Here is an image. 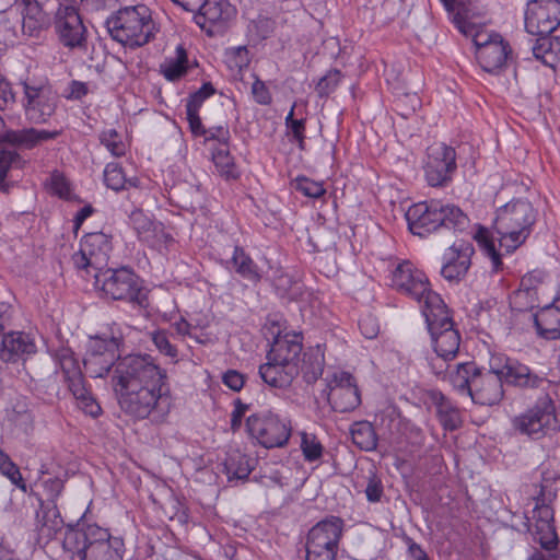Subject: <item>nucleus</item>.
<instances>
[{
    "mask_svg": "<svg viewBox=\"0 0 560 560\" xmlns=\"http://www.w3.org/2000/svg\"><path fill=\"white\" fill-rule=\"evenodd\" d=\"M121 337L113 334L91 336L83 363L92 377L112 371V386L121 411L135 421L164 423L173 407L167 371L150 354L120 357Z\"/></svg>",
    "mask_w": 560,
    "mask_h": 560,
    "instance_id": "f257e3e1",
    "label": "nucleus"
},
{
    "mask_svg": "<svg viewBox=\"0 0 560 560\" xmlns=\"http://www.w3.org/2000/svg\"><path fill=\"white\" fill-rule=\"evenodd\" d=\"M37 501L35 525L40 539L51 540L65 529L63 550L79 560H122L125 541L113 536L108 528L85 520L83 514L75 524L65 525L57 504L44 503L43 495L31 492Z\"/></svg>",
    "mask_w": 560,
    "mask_h": 560,
    "instance_id": "f03ea898",
    "label": "nucleus"
},
{
    "mask_svg": "<svg viewBox=\"0 0 560 560\" xmlns=\"http://www.w3.org/2000/svg\"><path fill=\"white\" fill-rule=\"evenodd\" d=\"M501 373V355L495 354L490 358L488 369L476 361L457 363L448 373V382L458 395L469 397L476 405L492 407L505 396L506 383Z\"/></svg>",
    "mask_w": 560,
    "mask_h": 560,
    "instance_id": "7ed1b4c3",
    "label": "nucleus"
},
{
    "mask_svg": "<svg viewBox=\"0 0 560 560\" xmlns=\"http://www.w3.org/2000/svg\"><path fill=\"white\" fill-rule=\"evenodd\" d=\"M405 218L410 233L420 238L446 231L462 233L470 224L468 215L458 206L439 199L412 203Z\"/></svg>",
    "mask_w": 560,
    "mask_h": 560,
    "instance_id": "20e7f679",
    "label": "nucleus"
},
{
    "mask_svg": "<svg viewBox=\"0 0 560 560\" xmlns=\"http://www.w3.org/2000/svg\"><path fill=\"white\" fill-rule=\"evenodd\" d=\"M105 25L110 38L129 49L147 45L159 32L144 4L120 8L106 19Z\"/></svg>",
    "mask_w": 560,
    "mask_h": 560,
    "instance_id": "39448f33",
    "label": "nucleus"
},
{
    "mask_svg": "<svg viewBox=\"0 0 560 560\" xmlns=\"http://www.w3.org/2000/svg\"><path fill=\"white\" fill-rule=\"evenodd\" d=\"M536 220L537 211L528 200L516 199L500 207L493 221L500 248L506 254L517 249L529 237Z\"/></svg>",
    "mask_w": 560,
    "mask_h": 560,
    "instance_id": "423d86ee",
    "label": "nucleus"
},
{
    "mask_svg": "<svg viewBox=\"0 0 560 560\" xmlns=\"http://www.w3.org/2000/svg\"><path fill=\"white\" fill-rule=\"evenodd\" d=\"M428 303L422 316L430 334L432 348L438 359L452 361L456 358L462 341L452 311L441 295H431Z\"/></svg>",
    "mask_w": 560,
    "mask_h": 560,
    "instance_id": "0eeeda50",
    "label": "nucleus"
},
{
    "mask_svg": "<svg viewBox=\"0 0 560 560\" xmlns=\"http://www.w3.org/2000/svg\"><path fill=\"white\" fill-rule=\"evenodd\" d=\"M23 89L20 98L21 107L27 121L42 125L49 121L56 114L60 96L47 77L26 74L20 78Z\"/></svg>",
    "mask_w": 560,
    "mask_h": 560,
    "instance_id": "6e6552de",
    "label": "nucleus"
},
{
    "mask_svg": "<svg viewBox=\"0 0 560 560\" xmlns=\"http://www.w3.org/2000/svg\"><path fill=\"white\" fill-rule=\"evenodd\" d=\"M96 283H101L102 296L107 300L125 302L137 308L149 306L143 280L131 267L108 268L96 277Z\"/></svg>",
    "mask_w": 560,
    "mask_h": 560,
    "instance_id": "1a4fd4ad",
    "label": "nucleus"
},
{
    "mask_svg": "<svg viewBox=\"0 0 560 560\" xmlns=\"http://www.w3.org/2000/svg\"><path fill=\"white\" fill-rule=\"evenodd\" d=\"M52 358L62 372L63 382L77 400L78 407L92 418L102 413V408L86 387L79 359L69 347L61 346L55 350Z\"/></svg>",
    "mask_w": 560,
    "mask_h": 560,
    "instance_id": "9d476101",
    "label": "nucleus"
},
{
    "mask_svg": "<svg viewBox=\"0 0 560 560\" xmlns=\"http://www.w3.org/2000/svg\"><path fill=\"white\" fill-rule=\"evenodd\" d=\"M247 434L265 448L284 447L292 435L291 420L271 409H262L248 416Z\"/></svg>",
    "mask_w": 560,
    "mask_h": 560,
    "instance_id": "9b49d317",
    "label": "nucleus"
},
{
    "mask_svg": "<svg viewBox=\"0 0 560 560\" xmlns=\"http://www.w3.org/2000/svg\"><path fill=\"white\" fill-rule=\"evenodd\" d=\"M423 178L431 188L450 187L458 171L457 151L445 142L429 145L422 161Z\"/></svg>",
    "mask_w": 560,
    "mask_h": 560,
    "instance_id": "f8f14e48",
    "label": "nucleus"
},
{
    "mask_svg": "<svg viewBox=\"0 0 560 560\" xmlns=\"http://www.w3.org/2000/svg\"><path fill=\"white\" fill-rule=\"evenodd\" d=\"M553 423H557L560 431V415L557 413L556 402L550 393L540 395L532 407L512 420V427L516 432L533 440L544 438Z\"/></svg>",
    "mask_w": 560,
    "mask_h": 560,
    "instance_id": "ddd939ff",
    "label": "nucleus"
},
{
    "mask_svg": "<svg viewBox=\"0 0 560 560\" xmlns=\"http://www.w3.org/2000/svg\"><path fill=\"white\" fill-rule=\"evenodd\" d=\"M265 335L271 337L266 358L284 361L300 368L303 353V334L294 330L284 331L281 320L268 317L265 324Z\"/></svg>",
    "mask_w": 560,
    "mask_h": 560,
    "instance_id": "4468645a",
    "label": "nucleus"
},
{
    "mask_svg": "<svg viewBox=\"0 0 560 560\" xmlns=\"http://www.w3.org/2000/svg\"><path fill=\"white\" fill-rule=\"evenodd\" d=\"M392 288L420 304L424 313L431 295H440L431 289L427 275L417 269L409 260L399 262L392 273Z\"/></svg>",
    "mask_w": 560,
    "mask_h": 560,
    "instance_id": "2eb2a0df",
    "label": "nucleus"
},
{
    "mask_svg": "<svg viewBox=\"0 0 560 560\" xmlns=\"http://www.w3.org/2000/svg\"><path fill=\"white\" fill-rule=\"evenodd\" d=\"M59 43L69 49H88V28L79 10L71 4H59L54 19Z\"/></svg>",
    "mask_w": 560,
    "mask_h": 560,
    "instance_id": "dca6fc26",
    "label": "nucleus"
},
{
    "mask_svg": "<svg viewBox=\"0 0 560 560\" xmlns=\"http://www.w3.org/2000/svg\"><path fill=\"white\" fill-rule=\"evenodd\" d=\"M500 355L506 387L524 393L533 390H541L544 394L549 393L552 382L547 377L546 373L535 371L516 358L505 354Z\"/></svg>",
    "mask_w": 560,
    "mask_h": 560,
    "instance_id": "f3484780",
    "label": "nucleus"
},
{
    "mask_svg": "<svg viewBox=\"0 0 560 560\" xmlns=\"http://www.w3.org/2000/svg\"><path fill=\"white\" fill-rule=\"evenodd\" d=\"M113 250V235L104 231L90 232L80 240V248L72 255L77 269L94 267L101 269L107 265Z\"/></svg>",
    "mask_w": 560,
    "mask_h": 560,
    "instance_id": "a211bd4d",
    "label": "nucleus"
},
{
    "mask_svg": "<svg viewBox=\"0 0 560 560\" xmlns=\"http://www.w3.org/2000/svg\"><path fill=\"white\" fill-rule=\"evenodd\" d=\"M524 23L532 35L552 34L560 25V0H528Z\"/></svg>",
    "mask_w": 560,
    "mask_h": 560,
    "instance_id": "6ab92c4d",
    "label": "nucleus"
},
{
    "mask_svg": "<svg viewBox=\"0 0 560 560\" xmlns=\"http://www.w3.org/2000/svg\"><path fill=\"white\" fill-rule=\"evenodd\" d=\"M476 58L480 67L489 73L502 70L512 55V48L499 33L485 34L482 38L474 37Z\"/></svg>",
    "mask_w": 560,
    "mask_h": 560,
    "instance_id": "aec40b11",
    "label": "nucleus"
},
{
    "mask_svg": "<svg viewBox=\"0 0 560 560\" xmlns=\"http://www.w3.org/2000/svg\"><path fill=\"white\" fill-rule=\"evenodd\" d=\"M475 247L471 242L458 240L448 246L442 255L440 273L450 283L463 281L470 267Z\"/></svg>",
    "mask_w": 560,
    "mask_h": 560,
    "instance_id": "412c9836",
    "label": "nucleus"
},
{
    "mask_svg": "<svg viewBox=\"0 0 560 560\" xmlns=\"http://www.w3.org/2000/svg\"><path fill=\"white\" fill-rule=\"evenodd\" d=\"M194 13L195 23L213 36L225 28L236 10L228 0H201Z\"/></svg>",
    "mask_w": 560,
    "mask_h": 560,
    "instance_id": "4be33fe9",
    "label": "nucleus"
},
{
    "mask_svg": "<svg viewBox=\"0 0 560 560\" xmlns=\"http://www.w3.org/2000/svg\"><path fill=\"white\" fill-rule=\"evenodd\" d=\"M422 400L427 409H434L435 417L444 431L453 432L463 425L458 406L440 389H425L422 394Z\"/></svg>",
    "mask_w": 560,
    "mask_h": 560,
    "instance_id": "5701e85b",
    "label": "nucleus"
},
{
    "mask_svg": "<svg viewBox=\"0 0 560 560\" xmlns=\"http://www.w3.org/2000/svg\"><path fill=\"white\" fill-rule=\"evenodd\" d=\"M37 352L35 338L25 331L11 330L2 334L0 360L4 363L25 362Z\"/></svg>",
    "mask_w": 560,
    "mask_h": 560,
    "instance_id": "b1692460",
    "label": "nucleus"
},
{
    "mask_svg": "<svg viewBox=\"0 0 560 560\" xmlns=\"http://www.w3.org/2000/svg\"><path fill=\"white\" fill-rule=\"evenodd\" d=\"M299 374L300 368L272 358H266V362L258 366L260 380L276 389H288Z\"/></svg>",
    "mask_w": 560,
    "mask_h": 560,
    "instance_id": "393cba45",
    "label": "nucleus"
},
{
    "mask_svg": "<svg viewBox=\"0 0 560 560\" xmlns=\"http://www.w3.org/2000/svg\"><path fill=\"white\" fill-rule=\"evenodd\" d=\"M299 374L300 368L272 358H266V362L258 366L260 380L276 389H288Z\"/></svg>",
    "mask_w": 560,
    "mask_h": 560,
    "instance_id": "a878e982",
    "label": "nucleus"
},
{
    "mask_svg": "<svg viewBox=\"0 0 560 560\" xmlns=\"http://www.w3.org/2000/svg\"><path fill=\"white\" fill-rule=\"evenodd\" d=\"M343 527L345 521L341 517L329 515L310 529L306 545L338 550Z\"/></svg>",
    "mask_w": 560,
    "mask_h": 560,
    "instance_id": "bb28decb",
    "label": "nucleus"
},
{
    "mask_svg": "<svg viewBox=\"0 0 560 560\" xmlns=\"http://www.w3.org/2000/svg\"><path fill=\"white\" fill-rule=\"evenodd\" d=\"M530 316L539 339L546 341L559 340L560 343V308L551 302L532 313Z\"/></svg>",
    "mask_w": 560,
    "mask_h": 560,
    "instance_id": "cd10ccee",
    "label": "nucleus"
},
{
    "mask_svg": "<svg viewBox=\"0 0 560 560\" xmlns=\"http://www.w3.org/2000/svg\"><path fill=\"white\" fill-rule=\"evenodd\" d=\"M226 265L231 266L238 277L254 287L262 279V270L241 245L234 246L232 257L226 261Z\"/></svg>",
    "mask_w": 560,
    "mask_h": 560,
    "instance_id": "c85d7f7f",
    "label": "nucleus"
},
{
    "mask_svg": "<svg viewBox=\"0 0 560 560\" xmlns=\"http://www.w3.org/2000/svg\"><path fill=\"white\" fill-rule=\"evenodd\" d=\"M540 497H535L536 505L534 513L537 512L535 528L547 529L548 537L540 539V547L546 551L558 549L559 538L553 526V510L550 506L551 502H540Z\"/></svg>",
    "mask_w": 560,
    "mask_h": 560,
    "instance_id": "c756f323",
    "label": "nucleus"
},
{
    "mask_svg": "<svg viewBox=\"0 0 560 560\" xmlns=\"http://www.w3.org/2000/svg\"><path fill=\"white\" fill-rule=\"evenodd\" d=\"M325 366V353L320 345L310 347L303 351L300 362V373L303 381L311 385L316 383L323 375Z\"/></svg>",
    "mask_w": 560,
    "mask_h": 560,
    "instance_id": "7c9ffc66",
    "label": "nucleus"
},
{
    "mask_svg": "<svg viewBox=\"0 0 560 560\" xmlns=\"http://www.w3.org/2000/svg\"><path fill=\"white\" fill-rule=\"evenodd\" d=\"M217 93L215 88L211 82H203L202 85L195 92L190 93L186 98V120L188 128L198 130L201 127V117L199 112L205 102Z\"/></svg>",
    "mask_w": 560,
    "mask_h": 560,
    "instance_id": "2f4dec72",
    "label": "nucleus"
},
{
    "mask_svg": "<svg viewBox=\"0 0 560 560\" xmlns=\"http://www.w3.org/2000/svg\"><path fill=\"white\" fill-rule=\"evenodd\" d=\"M536 36L532 47L534 57L542 65L555 69L560 61V36H551V34Z\"/></svg>",
    "mask_w": 560,
    "mask_h": 560,
    "instance_id": "473e14b6",
    "label": "nucleus"
},
{
    "mask_svg": "<svg viewBox=\"0 0 560 560\" xmlns=\"http://www.w3.org/2000/svg\"><path fill=\"white\" fill-rule=\"evenodd\" d=\"M5 422L21 432L27 433L33 427V413L25 397L13 400L5 409Z\"/></svg>",
    "mask_w": 560,
    "mask_h": 560,
    "instance_id": "72a5a7b5",
    "label": "nucleus"
},
{
    "mask_svg": "<svg viewBox=\"0 0 560 560\" xmlns=\"http://www.w3.org/2000/svg\"><path fill=\"white\" fill-rule=\"evenodd\" d=\"M211 160L219 175L226 182L237 180L242 172L230 152V147H212Z\"/></svg>",
    "mask_w": 560,
    "mask_h": 560,
    "instance_id": "f704fd0d",
    "label": "nucleus"
},
{
    "mask_svg": "<svg viewBox=\"0 0 560 560\" xmlns=\"http://www.w3.org/2000/svg\"><path fill=\"white\" fill-rule=\"evenodd\" d=\"M327 400L337 412L353 411L361 404V394L358 385L348 388H330Z\"/></svg>",
    "mask_w": 560,
    "mask_h": 560,
    "instance_id": "c9c22d12",
    "label": "nucleus"
},
{
    "mask_svg": "<svg viewBox=\"0 0 560 560\" xmlns=\"http://www.w3.org/2000/svg\"><path fill=\"white\" fill-rule=\"evenodd\" d=\"M176 56L165 58L160 65V73L168 82H177L187 75L189 70L188 55L183 45H178L175 50Z\"/></svg>",
    "mask_w": 560,
    "mask_h": 560,
    "instance_id": "e433bc0d",
    "label": "nucleus"
},
{
    "mask_svg": "<svg viewBox=\"0 0 560 560\" xmlns=\"http://www.w3.org/2000/svg\"><path fill=\"white\" fill-rule=\"evenodd\" d=\"M224 471L229 480H246L254 469L252 458L240 450H232L226 454Z\"/></svg>",
    "mask_w": 560,
    "mask_h": 560,
    "instance_id": "4c0bfd02",
    "label": "nucleus"
},
{
    "mask_svg": "<svg viewBox=\"0 0 560 560\" xmlns=\"http://www.w3.org/2000/svg\"><path fill=\"white\" fill-rule=\"evenodd\" d=\"M474 240L477 242L483 254L491 260L492 271H501L503 269L502 255L497 249L490 231L482 225H478V229L474 234Z\"/></svg>",
    "mask_w": 560,
    "mask_h": 560,
    "instance_id": "58836bf2",
    "label": "nucleus"
},
{
    "mask_svg": "<svg viewBox=\"0 0 560 560\" xmlns=\"http://www.w3.org/2000/svg\"><path fill=\"white\" fill-rule=\"evenodd\" d=\"M352 442L362 451L371 452L377 446V434L368 421H358L350 430Z\"/></svg>",
    "mask_w": 560,
    "mask_h": 560,
    "instance_id": "ea45409f",
    "label": "nucleus"
},
{
    "mask_svg": "<svg viewBox=\"0 0 560 560\" xmlns=\"http://www.w3.org/2000/svg\"><path fill=\"white\" fill-rule=\"evenodd\" d=\"M195 138H203V144L215 142L214 147H230L231 132L228 125H218L206 128L201 122V127L197 130L189 129Z\"/></svg>",
    "mask_w": 560,
    "mask_h": 560,
    "instance_id": "a19ab883",
    "label": "nucleus"
},
{
    "mask_svg": "<svg viewBox=\"0 0 560 560\" xmlns=\"http://www.w3.org/2000/svg\"><path fill=\"white\" fill-rule=\"evenodd\" d=\"M175 243L176 241L172 233H170L165 225L160 221L155 223L152 228V232H150L148 236V240L143 242V244L161 254H167Z\"/></svg>",
    "mask_w": 560,
    "mask_h": 560,
    "instance_id": "79ce46f5",
    "label": "nucleus"
},
{
    "mask_svg": "<svg viewBox=\"0 0 560 560\" xmlns=\"http://www.w3.org/2000/svg\"><path fill=\"white\" fill-rule=\"evenodd\" d=\"M295 104L284 118L287 136L291 143H296L300 150H305L306 140V118H294Z\"/></svg>",
    "mask_w": 560,
    "mask_h": 560,
    "instance_id": "37998d69",
    "label": "nucleus"
},
{
    "mask_svg": "<svg viewBox=\"0 0 560 560\" xmlns=\"http://www.w3.org/2000/svg\"><path fill=\"white\" fill-rule=\"evenodd\" d=\"M540 470V482H539V492L536 497H540V502H552L557 497V489L555 488L556 482L559 479V474L549 467H546L545 464L539 466Z\"/></svg>",
    "mask_w": 560,
    "mask_h": 560,
    "instance_id": "c03bdc74",
    "label": "nucleus"
},
{
    "mask_svg": "<svg viewBox=\"0 0 560 560\" xmlns=\"http://www.w3.org/2000/svg\"><path fill=\"white\" fill-rule=\"evenodd\" d=\"M404 421L406 419H402L399 408L395 405L385 406L375 416V424L390 433L394 430L401 431Z\"/></svg>",
    "mask_w": 560,
    "mask_h": 560,
    "instance_id": "a18cd8bd",
    "label": "nucleus"
},
{
    "mask_svg": "<svg viewBox=\"0 0 560 560\" xmlns=\"http://www.w3.org/2000/svg\"><path fill=\"white\" fill-rule=\"evenodd\" d=\"M103 180L114 191L126 190V173L120 163L109 162L105 165Z\"/></svg>",
    "mask_w": 560,
    "mask_h": 560,
    "instance_id": "49530a36",
    "label": "nucleus"
},
{
    "mask_svg": "<svg viewBox=\"0 0 560 560\" xmlns=\"http://www.w3.org/2000/svg\"><path fill=\"white\" fill-rule=\"evenodd\" d=\"M156 222L147 215L142 209H135L129 215V223L141 243L148 240Z\"/></svg>",
    "mask_w": 560,
    "mask_h": 560,
    "instance_id": "de8ad7c7",
    "label": "nucleus"
},
{
    "mask_svg": "<svg viewBox=\"0 0 560 560\" xmlns=\"http://www.w3.org/2000/svg\"><path fill=\"white\" fill-rule=\"evenodd\" d=\"M98 140L113 156L121 158L126 155L127 145L116 129L110 128L102 130L98 135Z\"/></svg>",
    "mask_w": 560,
    "mask_h": 560,
    "instance_id": "09e8293b",
    "label": "nucleus"
},
{
    "mask_svg": "<svg viewBox=\"0 0 560 560\" xmlns=\"http://www.w3.org/2000/svg\"><path fill=\"white\" fill-rule=\"evenodd\" d=\"M301 451L305 462L314 463L322 458L324 446L315 434L301 433Z\"/></svg>",
    "mask_w": 560,
    "mask_h": 560,
    "instance_id": "8fccbe9b",
    "label": "nucleus"
},
{
    "mask_svg": "<svg viewBox=\"0 0 560 560\" xmlns=\"http://www.w3.org/2000/svg\"><path fill=\"white\" fill-rule=\"evenodd\" d=\"M293 188L307 198L318 199L326 194L323 182H316L304 175L298 176L293 183Z\"/></svg>",
    "mask_w": 560,
    "mask_h": 560,
    "instance_id": "3c124183",
    "label": "nucleus"
},
{
    "mask_svg": "<svg viewBox=\"0 0 560 560\" xmlns=\"http://www.w3.org/2000/svg\"><path fill=\"white\" fill-rule=\"evenodd\" d=\"M342 78V73L339 69L332 68L323 75L315 85V92L319 98H327L332 94Z\"/></svg>",
    "mask_w": 560,
    "mask_h": 560,
    "instance_id": "603ef678",
    "label": "nucleus"
},
{
    "mask_svg": "<svg viewBox=\"0 0 560 560\" xmlns=\"http://www.w3.org/2000/svg\"><path fill=\"white\" fill-rule=\"evenodd\" d=\"M401 434L406 443L410 446V453L420 451L425 443V434L423 430L410 420L402 423Z\"/></svg>",
    "mask_w": 560,
    "mask_h": 560,
    "instance_id": "864d4df0",
    "label": "nucleus"
},
{
    "mask_svg": "<svg viewBox=\"0 0 560 560\" xmlns=\"http://www.w3.org/2000/svg\"><path fill=\"white\" fill-rule=\"evenodd\" d=\"M537 291L516 290L510 296V306L514 312L532 311L536 306Z\"/></svg>",
    "mask_w": 560,
    "mask_h": 560,
    "instance_id": "5fc2aeb1",
    "label": "nucleus"
},
{
    "mask_svg": "<svg viewBox=\"0 0 560 560\" xmlns=\"http://www.w3.org/2000/svg\"><path fill=\"white\" fill-rule=\"evenodd\" d=\"M151 339L159 352L172 359L173 362L178 361V349L170 340V335L164 329H158L151 334Z\"/></svg>",
    "mask_w": 560,
    "mask_h": 560,
    "instance_id": "6e6d98bb",
    "label": "nucleus"
},
{
    "mask_svg": "<svg viewBox=\"0 0 560 560\" xmlns=\"http://www.w3.org/2000/svg\"><path fill=\"white\" fill-rule=\"evenodd\" d=\"M65 483L66 480L59 477L44 479L40 482L45 495V498L43 497L44 503L57 504L58 499L65 490Z\"/></svg>",
    "mask_w": 560,
    "mask_h": 560,
    "instance_id": "4d7b16f0",
    "label": "nucleus"
},
{
    "mask_svg": "<svg viewBox=\"0 0 560 560\" xmlns=\"http://www.w3.org/2000/svg\"><path fill=\"white\" fill-rule=\"evenodd\" d=\"M276 24L272 18L258 15V18L250 23V32L254 33L258 40H265L273 34Z\"/></svg>",
    "mask_w": 560,
    "mask_h": 560,
    "instance_id": "13d9d810",
    "label": "nucleus"
},
{
    "mask_svg": "<svg viewBox=\"0 0 560 560\" xmlns=\"http://www.w3.org/2000/svg\"><path fill=\"white\" fill-rule=\"evenodd\" d=\"M364 492L366 495V500L370 503L381 502L384 495V486L382 479L377 476L375 471H370Z\"/></svg>",
    "mask_w": 560,
    "mask_h": 560,
    "instance_id": "bf43d9fd",
    "label": "nucleus"
},
{
    "mask_svg": "<svg viewBox=\"0 0 560 560\" xmlns=\"http://www.w3.org/2000/svg\"><path fill=\"white\" fill-rule=\"evenodd\" d=\"M50 189L54 195L66 200L69 199L71 194L70 183L66 176L58 171L51 173Z\"/></svg>",
    "mask_w": 560,
    "mask_h": 560,
    "instance_id": "052dcab7",
    "label": "nucleus"
},
{
    "mask_svg": "<svg viewBox=\"0 0 560 560\" xmlns=\"http://www.w3.org/2000/svg\"><path fill=\"white\" fill-rule=\"evenodd\" d=\"M294 284L295 282L293 278L281 270L277 271L272 280V285L276 290V293L280 298H289L290 300L293 299V296L290 295V291Z\"/></svg>",
    "mask_w": 560,
    "mask_h": 560,
    "instance_id": "680f3d73",
    "label": "nucleus"
},
{
    "mask_svg": "<svg viewBox=\"0 0 560 560\" xmlns=\"http://www.w3.org/2000/svg\"><path fill=\"white\" fill-rule=\"evenodd\" d=\"M226 55L231 67L238 70L247 68L250 62L249 51L246 46L232 47L228 50Z\"/></svg>",
    "mask_w": 560,
    "mask_h": 560,
    "instance_id": "e2e57ef3",
    "label": "nucleus"
},
{
    "mask_svg": "<svg viewBox=\"0 0 560 560\" xmlns=\"http://www.w3.org/2000/svg\"><path fill=\"white\" fill-rule=\"evenodd\" d=\"M252 95L254 101L259 105L268 106L272 103V95L269 88L256 75L252 84Z\"/></svg>",
    "mask_w": 560,
    "mask_h": 560,
    "instance_id": "0e129e2a",
    "label": "nucleus"
},
{
    "mask_svg": "<svg viewBox=\"0 0 560 560\" xmlns=\"http://www.w3.org/2000/svg\"><path fill=\"white\" fill-rule=\"evenodd\" d=\"M355 377L347 371L335 372L330 378L327 380L328 392L330 388H348L355 386Z\"/></svg>",
    "mask_w": 560,
    "mask_h": 560,
    "instance_id": "69168bd1",
    "label": "nucleus"
},
{
    "mask_svg": "<svg viewBox=\"0 0 560 560\" xmlns=\"http://www.w3.org/2000/svg\"><path fill=\"white\" fill-rule=\"evenodd\" d=\"M359 329L363 337L366 339H373L376 338L380 332V325L376 319L371 314H366L364 316H361L358 322Z\"/></svg>",
    "mask_w": 560,
    "mask_h": 560,
    "instance_id": "338daca9",
    "label": "nucleus"
},
{
    "mask_svg": "<svg viewBox=\"0 0 560 560\" xmlns=\"http://www.w3.org/2000/svg\"><path fill=\"white\" fill-rule=\"evenodd\" d=\"M246 382V376L237 370L229 369L222 375V383L233 392H240Z\"/></svg>",
    "mask_w": 560,
    "mask_h": 560,
    "instance_id": "774afa93",
    "label": "nucleus"
}]
</instances>
